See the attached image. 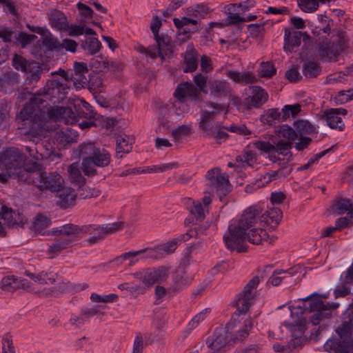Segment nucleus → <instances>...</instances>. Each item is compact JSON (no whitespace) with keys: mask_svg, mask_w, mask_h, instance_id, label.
I'll return each mask as SVG.
<instances>
[{"mask_svg":"<svg viewBox=\"0 0 353 353\" xmlns=\"http://www.w3.org/2000/svg\"><path fill=\"white\" fill-rule=\"evenodd\" d=\"M100 305H87L81 308V314L83 319H89L100 313Z\"/></svg>","mask_w":353,"mask_h":353,"instance_id":"nucleus-61","label":"nucleus"},{"mask_svg":"<svg viewBox=\"0 0 353 353\" xmlns=\"http://www.w3.org/2000/svg\"><path fill=\"white\" fill-rule=\"evenodd\" d=\"M292 268L285 271L282 269H276L272 272V276L269 278L267 281V285H272V286H279L284 277L279 276L280 274L288 272L289 274H293L291 272Z\"/></svg>","mask_w":353,"mask_h":353,"instance_id":"nucleus-57","label":"nucleus"},{"mask_svg":"<svg viewBox=\"0 0 353 353\" xmlns=\"http://www.w3.org/2000/svg\"><path fill=\"white\" fill-rule=\"evenodd\" d=\"M211 92L216 97H225L230 89L222 82L214 81L210 87Z\"/></svg>","mask_w":353,"mask_h":353,"instance_id":"nucleus-58","label":"nucleus"},{"mask_svg":"<svg viewBox=\"0 0 353 353\" xmlns=\"http://www.w3.org/2000/svg\"><path fill=\"white\" fill-rule=\"evenodd\" d=\"M182 57L184 63L183 72L189 73L196 71L199 63V52L194 49L192 43L187 46L186 50L182 54Z\"/></svg>","mask_w":353,"mask_h":353,"instance_id":"nucleus-17","label":"nucleus"},{"mask_svg":"<svg viewBox=\"0 0 353 353\" xmlns=\"http://www.w3.org/2000/svg\"><path fill=\"white\" fill-rule=\"evenodd\" d=\"M297 3L299 8L304 12H313L319 7L317 0H298Z\"/></svg>","mask_w":353,"mask_h":353,"instance_id":"nucleus-55","label":"nucleus"},{"mask_svg":"<svg viewBox=\"0 0 353 353\" xmlns=\"http://www.w3.org/2000/svg\"><path fill=\"white\" fill-rule=\"evenodd\" d=\"M61 43L57 38H43L42 41H38L36 44V48H39V51L41 52L42 50L44 51H60L61 50Z\"/></svg>","mask_w":353,"mask_h":353,"instance_id":"nucleus-33","label":"nucleus"},{"mask_svg":"<svg viewBox=\"0 0 353 353\" xmlns=\"http://www.w3.org/2000/svg\"><path fill=\"white\" fill-rule=\"evenodd\" d=\"M88 226H79L77 225L68 223L63 225V235L70 236L72 234H79L80 233H86L88 232Z\"/></svg>","mask_w":353,"mask_h":353,"instance_id":"nucleus-53","label":"nucleus"},{"mask_svg":"<svg viewBox=\"0 0 353 353\" xmlns=\"http://www.w3.org/2000/svg\"><path fill=\"white\" fill-rule=\"evenodd\" d=\"M196 93V88L194 85L189 82H185L177 86L174 95L176 98H184L186 96L194 95Z\"/></svg>","mask_w":353,"mask_h":353,"instance_id":"nucleus-44","label":"nucleus"},{"mask_svg":"<svg viewBox=\"0 0 353 353\" xmlns=\"http://www.w3.org/2000/svg\"><path fill=\"white\" fill-rule=\"evenodd\" d=\"M185 272L182 273L176 272L172 275V283L169 288V292H179L186 289L192 283V279L185 275Z\"/></svg>","mask_w":353,"mask_h":353,"instance_id":"nucleus-23","label":"nucleus"},{"mask_svg":"<svg viewBox=\"0 0 353 353\" xmlns=\"http://www.w3.org/2000/svg\"><path fill=\"white\" fill-rule=\"evenodd\" d=\"M223 128L227 130L229 132L236 133L239 135H250L252 134L250 130H249L245 125H238L236 124H232L229 127H223Z\"/></svg>","mask_w":353,"mask_h":353,"instance_id":"nucleus-63","label":"nucleus"},{"mask_svg":"<svg viewBox=\"0 0 353 353\" xmlns=\"http://www.w3.org/2000/svg\"><path fill=\"white\" fill-rule=\"evenodd\" d=\"M261 209L256 205L246 208L239 219H232L223 236L226 248L237 253L247 252L248 245L246 241L254 245L262 243L263 240L268 238V234L262 228H252L258 221Z\"/></svg>","mask_w":353,"mask_h":353,"instance_id":"nucleus-1","label":"nucleus"},{"mask_svg":"<svg viewBox=\"0 0 353 353\" xmlns=\"http://www.w3.org/2000/svg\"><path fill=\"white\" fill-rule=\"evenodd\" d=\"M77 194L72 193L69 190H60V193L58 195L57 205L60 208L65 210L75 204Z\"/></svg>","mask_w":353,"mask_h":353,"instance_id":"nucleus-29","label":"nucleus"},{"mask_svg":"<svg viewBox=\"0 0 353 353\" xmlns=\"http://www.w3.org/2000/svg\"><path fill=\"white\" fill-rule=\"evenodd\" d=\"M70 87L59 79L48 80L42 90L32 94L20 111L22 121L30 119L34 111L49 108L52 104L61 103L66 97Z\"/></svg>","mask_w":353,"mask_h":353,"instance_id":"nucleus-2","label":"nucleus"},{"mask_svg":"<svg viewBox=\"0 0 353 353\" xmlns=\"http://www.w3.org/2000/svg\"><path fill=\"white\" fill-rule=\"evenodd\" d=\"M19 83V74L14 71H6L0 76V92L6 94L11 92L12 87Z\"/></svg>","mask_w":353,"mask_h":353,"instance_id":"nucleus-24","label":"nucleus"},{"mask_svg":"<svg viewBox=\"0 0 353 353\" xmlns=\"http://www.w3.org/2000/svg\"><path fill=\"white\" fill-rule=\"evenodd\" d=\"M0 165L6 171L5 176L19 177L23 171L34 172L41 169V164L30 159L18 148L10 147L0 154Z\"/></svg>","mask_w":353,"mask_h":353,"instance_id":"nucleus-4","label":"nucleus"},{"mask_svg":"<svg viewBox=\"0 0 353 353\" xmlns=\"http://www.w3.org/2000/svg\"><path fill=\"white\" fill-rule=\"evenodd\" d=\"M61 176L57 172L47 173L43 172L39 173V184L37 185V188L43 192L50 190L52 192L61 190L62 183L61 182Z\"/></svg>","mask_w":353,"mask_h":353,"instance_id":"nucleus-12","label":"nucleus"},{"mask_svg":"<svg viewBox=\"0 0 353 353\" xmlns=\"http://www.w3.org/2000/svg\"><path fill=\"white\" fill-rule=\"evenodd\" d=\"M79 41L81 48L83 50H88L92 55L98 52L101 48V43L96 37H85L84 39H80Z\"/></svg>","mask_w":353,"mask_h":353,"instance_id":"nucleus-35","label":"nucleus"},{"mask_svg":"<svg viewBox=\"0 0 353 353\" xmlns=\"http://www.w3.org/2000/svg\"><path fill=\"white\" fill-rule=\"evenodd\" d=\"M2 289L5 291H14L19 287L18 279L14 276H8L3 278L1 281Z\"/></svg>","mask_w":353,"mask_h":353,"instance_id":"nucleus-56","label":"nucleus"},{"mask_svg":"<svg viewBox=\"0 0 353 353\" xmlns=\"http://www.w3.org/2000/svg\"><path fill=\"white\" fill-rule=\"evenodd\" d=\"M205 176L216 188L220 201H222V197H225L232 191L228 176H225V174H222L219 168H216L209 170Z\"/></svg>","mask_w":353,"mask_h":353,"instance_id":"nucleus-10","label":"nucleus"},{"mask_svg":"<svg viewBox=\"0 0 353 353\" xmlns=\"http://www.w3.org/2000/svg\"><path fill=\"white\" fill-rule=\"evenodd\" d=\"M78 136L76 130L67 127L65 129L57 131L54 133L53 142L57 145L59 149H63L67 145L75 142Z\"/></svg>","mask_w":353,"mask_h":353,"instance_id":"nucleus-16","label":"nucleus"},{"mask_svg":"<svg viewBox=\"0 0 353 353\" xmlns=\"http://www.w3.org/2000/svg\"><path fill=\"white\" fill-rule=\"evenodd\" d=\"M333 23H325L322 30L330 34L329 39L319 41L317 45V54L324 63L336 62L341 54L349 48V38L345 31L334 28L331 30Z\"/></svg>","mask_w":353,"mask_h":353,"instance_id":"nucleus-3","label":"nucleus"},{"mask_svg":"<svg viewBox=\"0 0 353 353\" xmlns=\"http://www.w3.org/2000/svg\"><path fill=\"white\" fill-rule=\"evenodd\" d=\"M339 307V303H325L321 299H314L308 305L309 312H312L315 309H321L326 312L330 310L336 309Z\"/></svg>","mask_w":353,"mask_h":353,"instance_id":"nucleus-43","label":"nucleus"},{"mask_svg":"<svg viewBox=\"0 0 353 353\" xmlns=\"http://www.w3.org/2000/svg\"><path fill=\"white\" fill-rule=\"evenodd\" d=\"M74 112L76 116V124L80 119L94 118L96 112L92 110V107L84 99H81L73 103Z\"/></svg>","mask_w":353,"mask_h":353,"instance_id":"nucleus-18","label":"nucleus"},{"mask_svg":"<svg viewBox=\"0 0 353 353\" xmlns=\"http://www.w3.org/2000/svg\"><path fill=\"white\" fill-rule=\"evenodd\" d=\"M81 170V167L79 168V163L77 162L72 163L68 170L71 182L78 185L79 188L85 186L86 182V179L83 176Z\"/></svg>","mask_w":353,"mask_h":353,"instance_id":"nucleus-30","label":"nucleus"},{"mask_svg":"<svg viewBox=\"0 0 353 353\" xmlns=\"http://www.w3.org/2000/svg\"><path fill=\"white\" fill-rule=\"evenodd\" d=\"M199 31L198 27H185L178 30L176 34V40L173 42L181 46L192 37V34Z\"/></svg>","mask_w":353,"mask_h":353,"instance_id":"nucleus-40","label":"nucleus"},{"mask_svg":"<svg viewBox=\"0 0 353 353\" xmlns=\"http://www.w3.org/2000/svg\"><path fill=\"white\" fill-rule=\"evenodd\" d=\"M103 81L100 72L92 71L89 74L88 79L87 77H81L80 81H78L77 90L88 88L91 92H101L103 87Z\"/></svg>","mask_w":353,"mask_h":353,"instance_id":"nucleus-15","label":"nucleus"},{"mask_svg":"<svg viewBox=\"0 0 353 353\" xmlns=\"http://www.w3.org/2000/svg\"><path fill=\"white\" fill-rule=\"evenodd\" d=\"M15 214L14 210L11 208H8L6 205H3L1 208L0 216L2 219L6 221L8 226L19 225L23 227L24 223L21 221L18 223L13 217Z\"/></svg>","mask_w":353,"mask_h":353,"instance_id":"nucleus-45","label":"nucleus"},{"mask_svg":"<svg viewBox=\"0 0 353 353\" xmlns=\"http://www.w3.org/2000/svg\"><path fill=\"white\" fill-rule=\"evenodd\" d=\"M353 206V203L351 202V200L346 198H339L334 201L332 210L334 212L337 213V214L341 215L345 212H349L351 207Z\"/></svg>","mask_w":353,"mask_h":353,"instance_id":"nucleus-47","label":"nucleus"},{"mask_svg":"<svg viewBox=\"0 0 353 353\" xmlns=\"http://www.w3.org/2000/svg\"><path fill=\"white\" fill-rule=\"evenodd\" d=\"M135 278L141 280L145 287H152L155 283H164L169 276V269L165 266L150 268L134 273Z\"/></svg>","mask_w":353,"mask_h":353,"instance_id":"nucleus-8","label":"nucleus"},{"mask_svg":"<svg viewBox=\"0 0 353 353\" xmlns=\"http://www.w3.org/2000/svg\"><path fill=\"white\" fill-rule=\"evenodd\" d=\"M74 79H73V85L75 87L76 90H77V83L79 81L81 77H86L85 74L89 72V68L86 63L84 62H74Z\"/></svg>","mask_w":353,"mask_h":353,"instance_id":"nucleus-42","label":"nucleus"},{"mask_svg":"<svg viewBox=\"0 0 353 353\" xmlns=\"http://www.w3.org/2000/svg\"><path fill=\"white\" fill-rule=\"evenodd\" d=\"M154 39L158 45L159 50H161L165 56L167 54L173 55L174 46L169 36L158 34L157 36H154Z\"/></svg>","mask_w":353,"mask_h":353,"instance_id":"nucleus-27","label":"nucleus"},{"mask_svg":"<svg viewBox=\"0 0 353 353\" xmlns=\"http://www.w3.org/2000/svg\"><path fill=\"white\" fill-rule=\"evenodd\" d=\"M16 43L21 44L22 48L26 47L32 41L37 39L35 34H29L26 32H17L14 34Z\"/></svg>","mask_w":353,"mask_h":353,"instance_id":"nucleus-54","label":"nucleus"},{"mask_svg":"<svg viewBox=\"0 0 353 353\" xmlns=\"http://www.w3.org/2000/svg\"><path fill=\"white\" fill-rule=\"evenodd\" d=\"M276 72V69L272 62H263L261 63V77L270 78Z\"/></svg>","mask_w":353,"mask_h":353,"instance_id":"nucleus-62","label":"nucleus"},{"mask_svg":"<svg viewBox=\"0 0 353 353\" xmlns=\"http://www.w3.org/2000/svg\"><path fill=\"white\" fill-rule=\"evenodd\" d=\"M281 112L279 108H270L265 112L261 116V121L264 124L272 125L276 123V121L281 123Z\"/></svg>","mask_w":353,"mask_h":353,"instance_id":"nucleus-39","label":"nucleus"},{"mask_svg":"<svg viewBox=\"0 0 353 353\" xmlns=\"http://www.w3.org/2000/svg\"><path fill=\"white\" fill-rule=\"evenodd\" d=\"M294 126L299 135L318 134L316 128L307 120H298L294 121Z\"/></svg>","mask_w":353,"mask_h":353,"instance_id":"nucleus-38","label":"nucleus"},{"mask_svg":"<svg viewBox=\"0 0 353 353\" xmlns=\"http://www.w3.org/2000/svg\"><path fill=\"white\" fill-rule=\"evenodd\" d=\"M234 306L236 307V310L232 315L230 322L232 325L235 326L236 323L239 322L240 316L241 315H245L246 312L249 309H245L242 303L239 304V301H236Z\"/></svg>","mask_w":353,"mask_h":353,"instance_id":"nucleus-60","label":"nucleus"},{"mask_svg":"<svg viewBox=\"0 0 353 353\" xmlns=\"http://www.w3.org/2000/svg\"><path fill=\"white\" fill-rule=\"evenodd\" d=\"M322 117L326 121L327 125L331 129H336L343 131L345 129V124L342 119L338 114H334L332 108L325 111Z\"/></svg>","mask_w":353,"mask_h":353,"instance_id":"nucleus-28","label":"nucleus"},{"mask_svg":"<svg viewBox=\"0 0 353 353\" xmlns=\"http://www.w3.org/2000/svg\"><path fill=\"white\" fill-rule=\"evenodd\" d=\"M233 334L229 332L228 326L225 328H216L211 337L206 340L208 346L212 350L219 352L221 349L228 347H231L233 344Z\"/></svg>","mask_w":353,"mask_h":353,"instance_id":"nucleus-9","label":"nucleus"},{"mask_svg":"<svg viewBox=\"0 0 353 353\" xmlns=\"http://www.w3.org/2000/svg\"><path fill=\"white\" fill-rule=\"evenodd\" d=\"M218 113L214 110L208 111L204 110L201 113V118L199 122V128L205 132L212 128L214 125L212 124V121L214 120V116Z\"/></svg>","mask_w":353,"mask_h":353,"instance_id":"nucleus-46","label":"nucleus"},{"mask_svg":"<svg viewBox=\"0 0 353 353\" xmlns=\"http://www.w3.org/2000/svg\"><path fill=\"white\" fill-rule=\"evenodd\" d=\"M219 126H213L206 132V135L210 137H213L216 139L218 144H221L222 142L225 141L230 137L229 134L225 131L218 130Z\"/></svg>","mask_w":353,"mask_h":353,"instance_id":"nucleus-51","label":"nucleus"},{"mask_svg":"<svg viewBox=\"0 0 353 353\" xmlns=\"http://www.w3.org/2000/svg\"><path fill=\"white\" fill-rule=\"evenodd\" d=\"M81 169L84 175L93 177L99 174L97 168H105L111 162L110 152L93 142H83L79 145Z\"/></svg>","mask_w":353,"mask_h":353,"instance_id":"nucleus-5","label":"nucleus"},{"mask_svg":"<svg viewBox=\"0 0 353 353\" xmlns=\"http://www.w3.org/2000/svg\"><path fill=\"white\" fill-rule=\"evenodd\" d=\"M30 64L31 63H28L26 59L21 55L18 54H14L12 65L17 70L28 72Z\"/></svg>","mask_w":353,"mask_h":353,"instance_id":"nucleus-52","label":"nucleus"},{"mask_svg":"<svg viewBox=\"0 0 353 353\" xmlns=\"http://www.w3.org/2000/svg\"><path fill=\"white\" fill-rule=\"evenodd\" d=\"M51 223L50 219L39 213L37 214L34 218L30 228L37 233H41L46 228L51 225Z\"/></svg>","mask_w":353,"mask_h":353,"instance_id":"nucleus-41","label":"nucleus"},{"mask_svg":"<svg viewBox=\"0 0 353 353\" xmlns=\"http://www.w3.org/2000/svg\"><path fill=\"white\" fill-rule=\"evenodd\" d=\"M302 36L309 37L306 32L302 34L300 31L285 28L283 38V50L287 53L293 52L295 48L301 46Z\"/></svg>","mask_w":353,"mask_h":353,"instance_id":"nucleus-13","label":"nucleus"},{"mask_svg":"<svg viewBox=\"0 0 353 353\" xmlns=\"http://www.w3.org/2000/svg\"><path fill=\"white\" fill-rule=\"evenodd\" d=\"M118 288L123 292L125 296L136 297L141 294H143L145 289L140 285L132 283H123L118 285Z\"/></svg>","mask_w":353,"mask_h":353,"instance_id":"nucleus-37","label":"nucleus"},{"mask_svg":"<svg viewBox=\"0 0 353 353\" xmlns=\"http://www.w3.org/2000/svg\"><path fill=\"white\" fill-rule=\"evenodd\" d=\"M73 105L70 106H49L39 109L30 115V119H26L32 129L38 130L43 128L46 121L49 119L62 120L66 124H76V116Z\"/></svg>","mask_w":353,"mask_h":353,"instance_id":"nucleus-6","label":"nucleus"},{"mask_svg":"<svg viewBox=\"0 0 353 353\" xmlns=\"http://www.w3.org/2000/svg\"><path fill=\"white\" fill-rule=\"evenodd\" d=\"M260 283L259 277L258 276H254L245 285L243 291L238 294L236 300L239 304L242 303L245 309H250V301L254 299V294L253 290L257 288Z\"/></svg>","mask_w":353,"mask_h":353,"instance_id":"nucleus-14","label":"nucleus"},{"mask_svg":"<svg viewBox=\"0 0 353 353\" xmlns=\"http://www.w3.org/2000/svg\"><path fill=\"white\" fill-rule=\"evenodd\" d=\"M353 345V336L347 331L337 327L335 334L328 339L324 344L325 350L329 353H348Z\"/></svg>","mask_w":353,"mask_h":353,"instance_id":"nucleus-7","label":"nucleus"},{"mask_svg":"<svg viewBox=\"0 0 353 353\" xmlns=\"http://www.w3.org/2000/svg\"><path fill=\"white\" fill-rule=\"evenodd\" d=\"M83 226L89 227L88 229V231L86 232L85 234L88 233L90 236L85 240L88 246H92L97 244L100 241L104 239L106 235H108L105 232V229L104 228L105 225L103 224L100 225L89 224L84 225Z\"/></svg>","mask_w":353,"mask_h":353,"instance_id":"nucleus-19","label":"nucleus"},{"mask_svg":"<svg viewBox=\"0 0 353 353\" xmlns=\"http://www.w3.org/2000/svg\"><path fill=\"white\" fill-rule=\"evenodd\" d=\"M264 26L265 23L261 22L260 21L256 23L249 24L248 26V30L250 35L252 37H258L261 32L264 30Z\"/></svg>","mask_w":353,"mask_h":353,"instance_id":"nucleus-64","label":"nucleus"},{"mask_svg":"<svg viewBox=\"0 0 353 353\" xmlns=\"http://www.w3.org/2000/svg\"><path fill=\"white\" fill-rule=\"evenodd\" d=\"M281 136L288 141H294L298 138V132L288 125H282L279 130Z\"/></svg>","mask_w":353,"mask_h":353,"instance_id":"nucleus-59","label":"nucleus"},{"mask_svg":"<svg viewBox=\"0 0 353 353\" xmlns=\"http://www.w3.org/2000/svg\"><path fill=\"white\" fill-rule=\"evenodd\" d=\"M253 322L250 318L246 319L243 323L242 327L236 332V334H233V344L235 345L239 341H244L250 334V332L253 328Z\"/></svg>","mask_w":353,"mask_h":353,"instance_id":"nucleus-36","label":"nucleus"},{"mask_svg":"<svg viewBox=\"0 0 353 353\" xmlns=\"http://www.w3.org/2000/svg\"><path fill=\"white\" fill-rule=\"evenodd\" d=\"M253 145L254 148L261 151V152H269L270 150H276L279 154L288 156L290 150L293 146L291 141L286 140H279L274 145L269 141L256 140L249 143L248 147Z\"/></svg>","mask_w":353,"mask_h":353,"instance_id":"nucleus-11","label":"nucleus"},{"mask_svg":"<svg viewBox=\"0 0 353 353\" xmlns=\"http://www.w3.org/2000/svg\"><path fill=\"white\" fill-rule=\"evenodd\" d=\"M280 173V170L271 171L270 172L267 173L266 175L263 176V179H265L268 177V180L263 183L262 181V179H259L256 180L254 182L248 184L245 188V192L248 194L252 193L254 190L259 189L262 187H264L266 184L270 182L275 180L278 175Z\"/></svg>","mask_w":353,"mask_h":353,"instance_id":"nucleus-26","label":"nucleus"},{"mask_svg":"<svg viewBox=\"0 0 353 353\" xmlns=\"http://www.w3.org/2000/svg\"><path fill=\"white\" fill-rule=\"evenodd\" d=\"M155 251L152 249H142L137 251H130L122 254V257L129 261L128 265H134L139 259L154 256Z\"/></svg>","mask_w":353,"mask_h":353,"instance_id":"nucleus-25","label":"nucleus"},{"mask_svg":"<svg viewBox=\"0 0 353 353\" xmlns=\"http://www.w3.org/2000/svg\"><path fill=\"white\" fill-rule=\"evenodd\" d=\"M338 327L353 336V302L343 314L342 323Z\"/></svg>","mask_w":353,"mask_h":353,"instance_id":"nucleus-32","label":"nucleus"},{"mask_svg":"<svg viewBox=\"0 0 353 353\" xmlns=\"http://www.w3.org/2000/svg\"><path fill=\"white\" fill-rule=\"evenodd\" d=\"M43 71L41 65L36 62L33 61L29 65L28 72L30 74L27 77L26 82L28 84L37 82L41 78V74Z\"/></svg>","mask_w":353,"mask_h":353,"instance_id":"nucleus-48","label":"nucleus"},{"mask_svg":"<svg viewBox=\"0 0 353 353\" xmlns=\"http://www.w3.org/2000/svg\"><path fill=\"white\" fill-rule=\"evenodd\" d=\"M321 70L322 68L318 62L308 60L304 62L302 72L306 78H316L321 74Z\"/></svg>","mask_w":353,"mask_h":353,"instance_id":"nucleus-34","label":"nucleus"},{"mask_svg":"<svg viewBox=\"0 0 353 353\" xmlns=\"http://www.w3.org/2000/svg\"><path fill=\"white\" fill-rule=\"evenodd\" d=\"M74 239L64 236L57 239L48 248L47 253L50 255V258L57 256L63 250L72 247Z\"/></svg>","mask_w":353,"mask_h":353,"instance_id":"nucleus-21","label":"nucleus"},{"mask_svg":"<svg viewBox=\"0 0 353 353\" xmlns=\"http://www.w3.org/2000/svg\"><path fill=\"white\" fill-rule=\"evenodd\" d=\"M268 97V93L261 86L252 87L250 105L253 107L259 108L266 102Z\"/></svg>","mask_w":353,"mask_h":353,"instance_id":"nucleus-31","label":"nucleus"},{"mask_svg":"<svg viewBox=\"0 0 353 353\" xmlns=\"http://www.w3.org/2000/svg\"><path fill=\"white\" fill-rule=\"evenodd\" d=\"M301 111V106L299 103L285 105L281 109V122L286 121L290 116L296 117Z\"/></svg>","mask_w":353,"mask_h":353,"instance_id":"nucleus-49","label":"nucleus"},{"mask_svg":"<svg viewBox=\"0 0 353 353\" xmlns=\"http://www.w3.org/2000/svg\"><path fill=\"white\" fill-rule=\"evenodd\" d=\"M49 23L52 28L59 31H66L68 21L65 14L59 10H54L49 16Z\"/></svg>","mask_w":353,"mask_h":353,"instance_id":"nucleus-22","label":"nucleus"},{"mask_svg":"<svg viewBox=\"0 0 353 353\" xmlns=\"http://www.w3.org/2000/svg\"><path fill=\"white\" fill-rule=\"evenodd\" d=\"M259 206V205H257ZM263 212L262 208L259 205ZM283 217V212L280 208H272L261 212L258 220L261 219V222H265L268 225H270L272 228H276Z\"/></svg>","mask_w":353,"mask_h":353,"instance_id":"nucleus-20","label":"nucleus"},{"mask_svg":"<svg viewBox=\"0 0 353 353\" xmlns=\"http://www.w3.org/2000/svg\"><path fill=\"white\" fill-rule=\"evenodd\" d=\"M191 217L186 218L185 223L187 222L190 223L193 221V219L195 218L196 221H201L205 218L204 209L201 203H197L194 204L190 208Z\"/></svg>","mask_w":353,"mask_h":353,"instance_id":"nucleus-50","label":"nucleus"}]
</instances>
